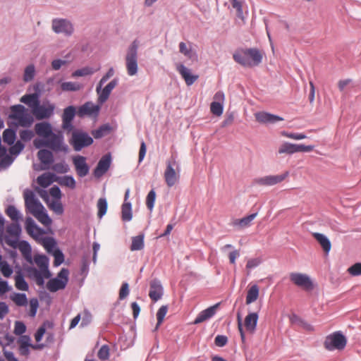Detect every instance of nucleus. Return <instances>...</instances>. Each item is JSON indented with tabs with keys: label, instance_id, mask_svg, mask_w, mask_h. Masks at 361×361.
I'll return each mask as SVG.
<instances>
[{
	"label": "nucleus",
	"instance_id": "f257e3e1",
	"mask_svg": "<svg viewBox=\"0 0 361 361\" xmlns=\"http://www.w3.org/2000/svg\"><path fill=\"white\" fill-rule=\"evenodd\" d=\"M25 206L27 212L33 215L40 223L48 226L51 219L45 211L43 204L36 197L35 192L29 189L24 191Z\"/></svg>",
	"mask_w": 361,
	"mask_h": 361
},
{
	"label": "nucleus",
	"instance_id": "f03ea898",
	"mask_svg": "<svg viewBox=\"0 0 361 361\" xmlns=\"http://www.w3.org/2000/svg\"><path fill=\"white\" fill-rule=\"evenodd\" d=\"M234 61L244 67L257 66L262 63V54L256 48L237 50L233 54Z\"/></svg>",
	"mask_w": 361,
	"mask_h": 361
},
{
	"label": "nucleus",
	"instance_id": "7ed1b4c3",
	"mask_svg": "<svg viewBox=\"0 0 361 361\" xmlns=\"http://www.w3.org/2000/svg\"><path fill=\"white\" fill-rule=\"evenodd\" d=\"M70 133H71V136L68 142L75 152H80L82 149L88 147L94 142L93 137L82 129L73 128Z\"/></svg>",
	"mask_w": 361,
	"mask_h": 361
},
{
	"label": "nucleus",
	"instance_id": "20e7f679",
	"mask_svg": "<svg viewBox=\"0 0 361 361\" xmlns=\"http://www.w3.org/2000/svg\"><path fill=\"white\" fill-rule=\"evenodd\" d=\"M139 48V41L135 39L127 49L126 56V66L127 73L130 76L135 75L137 73V51Z\"/></svg>",
	"mask_w": 361,
	"mask_h": 361
},
{
	"label": "nucleus",
	"instance_id": "39448f33",
	"mask_svg": "<svg viewBox=\"0 0 361 361\" xmlns=\"http://www.w3.org/2000/svg\"><path fill=\"white\" fill-rule=\"evenodd\" d=\"M346 344L347 339L341 331H336L327 336L324 343L325 348L330 351L343 350Z\"/></svg>",
	"mask_w": 361,
	"mask_h": 361
},
{
	"label": "nucleus",
	"instance_id": "423d86ee",
	"mask_svg": "<svg viewBox=\"0 0 361 361\" xmlns=\"http://www.w3.org/2000/svg\"><path fill=\"white\" fill-rule=\"evenodd\" d=\"M51 29L56 34H61L65 37L71 36L75 30L72 22L67 18H62L52 19Z\"/></svg>",
	"mask_w": 361,
	"mask_h": 361
},
{
	"label": "nucleus",
	"instance_id": "0eeeda50",
	"mask_svg": "<svg viewBox=\"0 0 361 361\" xmlns=\"http://www.w3.org/2000/svg\"><path fill=\"white\" fill-rule=\"evenodd\" d=\"M68 274L69 271L67 269H61L56 277L47 282V288L51 293L64 289L68 281Z\"/></svg>",
	"mask_w": 361,
	"mask_h": 361
},
{
	"label": "nucleus",
	"instance_id": "6e6552de",
	"mask_svg": "<svg viewBox=\"0 0 361 361\" xmlns=\"http://www.w3.org/2000/svg\"><path fill=\"white\" fill-rule=\"evenodd\" d=\"M289 277L292 283L305 290L309 291L314 288L310 277L306 274L292 272L290 274Z\"/></svg>",
	"mask_w": 361,
	"mask_h": 361
},
{
	"label": "nucleus",
	"instance_id": "1a4fd4ad",
	"mask_svg": "<svg viewBox=\"0 0 361 361\" xmlns=\"http://www.w3.org/2000/svg\"><path fill=\"white\" fill-rule=\"evenodd\" d=\"M77 114L76 109L74 106H68L63 109V112L61 116L62 118V129L69 134L71 130H73L74 126L73 124V119Z\"/></svg>",
	"mask_w": 361,
	"mask_h": 361
},
{
	"label": "nucleus",
	"instance_id": "9d476101",
	"mask_svg": "<svg viewBox=\"0 0 361 361\" xmlns=\"http://www.w3.org/2000/svg\"><path fill=\"white\" fill-rule=\"evenodd\" d=\"M288 171L279 175H269L257 178L253 180L254 184L263 186H273L281 183L288 176Z\"/></svg>",
	"mask_w": 361,
	"mask_h": 361
},
{
	"label": "nucleus",
	"instance_id": "9b49d317",
	"mask_svg": "<svg viewBox=\"0 0 361 361\" xmlns=\"http://www.w3.org/2000/svg\"><path fill=\"white\" fill-rule=\"evenodd\" d=\"M55 105L49 102H44L43 104H38L32 112L37 120L49 118L54 115Z\"/></svg>",
	"mask_w": 361,
	"mask_h": 361
},
{
	"label": "nucleus",
	"instance_id": "f8f14e48",
	"mask_svg": "<svg viewBox=\"0 0 361 361\" xmlns=\"http://www.w3.org/2000/svg\"><path fill=\"white\" fill-rule=\"evenodd\" d=\"M47 147L56 152L66 153L68 150V145L64 143L63 136L54 133L47 138Z\"/></svg>",
	"mask_w": 361,
	"mask_h": 361
},
{
	"label": "nucleus",
	"instance_id": "ddd939ff",
	"mask_svg": "<svg viewBox=\"0 0 361 361\" xmlns=\"http://www.w3.org/2000/svg\"><path fill=\"white\" fill-rule=\"evenodd\" d=\"M99 105L94 104L92 102H87L78 107L77 115L80 118H84L85 116L97 118L99 114Z\"/></svg>",
	"mask_w": 361,
	"mask_h": 361
},
{
	"label": "nucleus",
	"instance_id": "4468645a",
	"mask_svg": "<svg viewBox=\"0 0 361 361\" xmlns=\"http://www.w3.org/2000/svg\"><path fill=\"white\" fill-rule=\"evenodd\" d=\"M86 160V157L82 155H76L73 157V164L76 173L80 178L86 176L90 172V168Z\"/></svg>",
	"mask_w": 361,
	"mask_h": 361
},
{
	"label": "nucleus",
	"instance_id": "2eb2a0df",
	"mask_svg": "<svg viewBox=\"0 0 361 361\" xmlns=\"http://www.w3.org/2000/svg\"><path fill=\"white\" fill-rule=\"evenodd\" d=\"M111 164V156L110 154L104 155L98 161V164L93 171L95 178H99L104 176L109 169Z\"/></svg>",
	"mask_w": 361,
	"mask_h": 361
},
{
	"label": "nucleus",
	"instance_id": "dca6fc26",
	"mask_svg": "<svg viewBox=\"0 0 361 361\" xmlns=\"http://www.w3.org/2000/svg\"><path fill=\"white\" fill-rule=\"evenodd\" d=\"M176 164L175 159H172L167 161L166 169L164 172V178L166 185L169 187L173 186L178 180V175L176 173L173 166Z\"/></svg>",
	"mask_w": 361,
	"mask_h": 361
},
{
	"label": "nucleus",
	"instance_id": "f3484780",
	"mask_svg": "<svg viewBox=\"0 0 361 361\" xmlns=\"http://www.w3.org/2000/svg\"><path fill=\"white\" fill-rule=\"evenodd\" d=\"M118 83V79L114 78L109 82L104 88L98 90V85L96 87V92L98 94V102L100 104L104 103L109 97L111 91L116 87Z\"/></svg>",
	"mask_w": 361,
	"mask_h": 361
},
{
	"label": "nucleus",
	"instance_id": "a211bd4d",
	"mask_svg": "<svg viewBox=\"0 0 361 361\" xmlns=\"http://www.w3.org/2000/svg\"><path fill=\"white\" fill-rule=\"evenodd\" d=\"M176 68L181 77L184 79L188 86L192 85L199 78L197 75L192 74L191 73V70L187 68L183 63H176Z\"/></svg>",
	"mask_w": 361,
	"mask_h": 361
},
{
	"label": "nucleus",
	"instance_id": "6ab92c4d",
	"mask_svg": "<svg viewBox=\"0 0 361 361\" xmlns=\"http://www.w3.org/2000/svg\"><path fill=\"white\" fill-rule=\"evenodd\" d=\"M255 116L256 121L262 124H274L278 121H282L284 120L283 118L279 116L265 111L257 112L255 114Z\"/></svg>",
	"mask_w": 361,
	"mask_h": 361
},
{
	"label": "nucleus",
	"instance_id": "aec40b11",
	"mask_svg": "<svg viewBox=\"0 0 361 361\" xmlns=\"http://www.w3.org/2000/svg\"><path fill=\"white\" fill-rule=\"evenodd\" d=\"M164 294V288L161 281L154 279L150 282V289L149 293V298L154 302L160 300Z\"/></svg>",
	"mask_w": 361,
	"mask_h": 361
},
{
	"label": "nucleus",
	"instance_id": "412c9836",
	"mask_svg": "<svg viewBox=\"0 0 361 361\" xmlns=\"http://www.w3.org/2000/svg\"><path fill=\"white\" fill-rule=\"evenodd\" d=\"M25 229L27 233L34 238H37L44 233V229L39 227L30 216L25 219Z\"/></svg>",
	"mask_w": 361,
	"mask_h": 361
},
{
	"label": "nucleus",
	"instance_id": "4be33fe9",
	"mask_svg": "<svg viewBox=\"0 0 361 361\" xmlns=\"http://www.w3.org/2000/svg\"><path fill=\"white\" fill-rule=\"evenodd\" d=\"M219 305V303H216L214 305L201 311L194 320L193 323L195 324H200L213 317L216 312V309Z\"/></svg>",
	"mask_w": 361,
	"mask_h": 361
},
{
	"label": "nucleus",
	"instance_id": "5701e85b",
	"mask_svg": "<svg viewBox=\"0 0 361 361\" xmlns=\"http://www.w3.org/2000/svg\"><path fill=\"white\" fill-rule=\"evenodd\" d=\"M35 130L37 135L44 138H49L54 133L51 125L48 122L37 123Z\"/></svg>",
	"mask_w": 361,
	"mask_h": 361
},
{
	"label": "nucleus",
	"instance_id": "b1692460",
	"mask_svg": "<svg viewBox=\"0 0 361 361\" xmlns=\"http://www.w3.org/2000/svg\"><path fill=\"white\" fill-rule=\"evenodd\" d=\"M312 235L321 245L324 252L328 255L331 248V243L329 239L325 235L320 233H313Z\"/></svg>",
	"mask_w": 361,
	"mask_h": 361
},
{
	"label": "nucleus",
	"instance_id": "393cba45",
	"mask_svg": "<svg viewBox=\"0 0 361 361\" xmlns=\"http://www.w3.org/2000/svg\"><path fill=\"white\" fill-rule=\"evenodd\" d=\"M20 102L27 104L29 107L32 109V112L34 111V109L37 108L38 104H39V97L37 96V94H26L23 95L20 98Z\"/></svg>",
	"mask_w": 361,
	"mask_h": 361
},
{
	"label": "nucleus",
	"instance_id": "a878e982",
	"mask_svg": "<svg viewBox=\"0 0 361 361\" xmlns=\"http://www.w3.org/2000/svg\"><path fill=\"white\" fill-rule=\"evenodd\" d=\"M37 157L44 165H50L54 161L53 153L46 149H39L37 152Z\"/></svg>",
	"mask_w": 361,
	"mask_h": 361
},
{
	"label": "nucleus",
	"instance_id": "bb28decb",
	"mask_svg": "<svg viewBox=\"0 0 361 361\" xmlns=\"http://www.w3.org/2000/svg\"><path fill=\"white\" fill-rule=\"evenodd\" d=\"M258 314L256 312L249 313L245 318V326L247 331L250 332H254L257 321H258Z\"/></svg>",
	"mask_w": 361,
	"mask_h": 361
},
{
	"label": "nucleus",
	"instance_id": "cd10ccee",
	"mask_svg": "<svg viewBox=\"0 0 361 361\" xmlns=\"http://www.w3.org/2000/svg\"><path fill=\"white\" fill-rule=\"evenodd\" d=\"M35 262L43 273L49 276V273H51L49 269V258L46 255H38L35 257Z\"/></svg>",
	"mask_w": 361,
	"mask_h": 361
},
{
	"label": "nucleus",
	"instance_id": "c85d7f7f",
	"mask_svg": "<svg viewBox=\"0 0 361 361\" xmlns=\"http://www.w3.org/2000/svg\"><path fill=\"white\" fill-rule=\"evenodd\" d=\"M179 51L183 54L185 56H186L188 59H189L191 61H197V55L195 51H194L192 49V47H188V45L183 42H180L179 43Z\"/></svg>",
	"mask_w": 361,
	"mask_h": 361
},
{
	"label": "nucleus",
	"instance_id": "c756f323",
	"mask_svg": "<svg viewBox=\"0 0 361 361\" xmlns=\"http://www.w3.org/2000/svg\"><path fill=\"white\" fill-rule=\"evenodd\" d=\"M18 249L23 257L30 262H32V247L26 240H21L18 243Z\"/></svg>",
	"mask_w": 361,
	"mask_h": 361
},
{
	"label": "nucleus",
	"instance_id": "7c9ffc66",
	"mask_svg": "<svg viewBox=\"0 0 361 361\" xmlns=\"http://www.w3.org/2000/svg\"><path fill=\"white\" fill-rule=\"evenodd\" d=\"M10 299L19 307H24L27 305V298L25 293H13L10 295Z\"/></svg>",
	"mask_w": 361,
	"mask_h": 361
},
{
	"label": "nucleus",
	"instance_id": "2f4dec72",
	"mask_svg": "<svg viewBox=\"0 0 361 361\" xmlns=\"http://www.w3.org/2000/svg\"><path fill=\"white\" fill-rule=\"evenodd\" d=\"M132 218V204L130 202H124L121 207V219L123 221L128 222Z\"/></svg>",
	"mask_w": 361,
	"mask_h": 361
},
{
	"label": "nucleus",
	"instance_id": "473e14b6",
	"mask_svg": "<svg viewBox=\"0 0 361 361\" xmlns=\"http://www.w3.org/2000/svg\"><path fill=\"white\" fill-rule=\"evenodd\" d=\"M111 130V127L109 124L106 123L100 126L97 129L92 130L91 133L95 139H100L108 135Z\"/></svg>",
	"mask_w": 361,
	"mask_h": 361
},
{
	"label": "nucleus",
	"instance_id": "72a5a7b5",
	"mask_svg": "<svg viewBox=\"0 0 361 361\" xmlns=\"http://www.w3.org/2000/svg\"><path fill=\"white\" fill-rule=\"evenodd\" d=\"M259 287L257 285H252L247 290L246 296V304L249 305L256 301L259 296Z\"/></svg>",
	"mask_w": 361,
	"mask_h": 361
},
{
	"label": "nucleus",
	"instance_id": "f704fd0d",
	"mask_svg": "<svg viewBox=\"0 0 361 361\" xmlns=\"http://www.w3.org/2000/svg\"><path fill=\"white\" fill-rule=\"evenodd\" d=\"M54 177L55 175L53 173H43L37 177V180L40 186L47 188L53 183Z\"/></svg>",
	"mask_w": 361,
	"mask_h": 361
},
{
	"label": "nucleus",
	"instance_id": "c9c22d12",
	"mask_svg": "<svg viewBox=\"0 0 361 361\" xmlns=\"http://www.w3.org/2000/svg\"><path fill=\"white\" fill-rule=\"evenodd\" d=\"M11 113L9 115V118L17 121L27 109L22 104H16L11 106Z\"/></svg>",
	"mask_w": 361,
	"mask_h": 361
},
{
	"label": "nucleus",
	"instance_id": "e433bc0d",
	"mask_svg": "<svg viewBox=\"0 0 361 361\" xmlns=\"http://www.w3.org/2000/svg\"><path fill=\"white\" fill-rule=\"evenodd\" d=\"M16 288L19 290L27 291L29 289L28 283L24 279L21 272H18L15 276Z\"/></svg>",
	"mask_w": 361,
	"mask_h": 361
},
{
	"label": "nucleus",
	"instance_id": "4c0bfd02",
	"mask_svg": "<svg viewBox=\"0 0 361 361\" xmlns=\"http://www.w3.org/2000/svg\"><path fill=\"white\" fill-rule=\"evenodd\" d=\"M2 137L5 143H7L8 145H12L14 144L16 138V130L13 129L7 128L4 130Z\"/></svg>",
	"mask_w": 361,
	"mask_h": 361
},
{
	"label": "nucleus",
	"instance_id": "58836bf2",
	"mask_svg": "<svg viewBox=\"0 0 361 361\" xmlns=\"http://www.w3.org/2000/svg\"><path fill=\"white\" fill-rule=\"evenodd\" d=\"M144 247V235L140 234L133 237L130 250L132 251L141 250Z\"/></svg>",
	"mask_w": 361,
	"mask_h": 361
},
{
	"label": "nucleus",
	"instance_id": "ea45409f",
	"mask_svg": "<svg viewBox=\"0 0 361 361\" xmlns=\"http://www.w3.org/2000/svg\"><path fill=\"white\" fill-rule=\"evenodd\" d=\"M18 123L22 127H30L33 121V117L32 115L27 111V110L23 113L17 120Z\"/></svg>",
	"mask_w": 361,
	"mask_h": 361
},
{
	"label": "nucleus",
	"instance_id": "a19ab883",
	"mask_svg": "<svg viewBox=\"0 0 361 361\" xmlns=\"http://www.w3.org/2000/svg\"><path fill=\"white\" fill-rule=\"evenodd\" d=\"M6 214L9 216V218L14 221L18 222L21 218V214L16 209V207L13 205H9L6 210Z\"/></svg>",
	"mask_w": 361,
	"mask_h": 361
},
{
	"label": "nucleus",
	"instance_id": "79ce46f5",
	"mask_svg": "<svg viewBox=\"0 0 361 361\" xmlns=\"http://www.w3.org/2000/svg\"><path fill=\"white\" fill-rule=\"evenodd\" d=\"M97 207L98 209L97 216L101 219L106 214L107 211L108 204L106 199L104 197L99 198Z\"/></svg>",
	"mask_w": 361,
	"mask_h": 361
},
{
	"label": "nucleus",
	"instance_id": "37998d69",
	"mask_svg": "<svg viewBox=\"0 0 361 361\" xmlns=\"http://www.w3.org/2000/svg\"><path fill=\"white\" fill-rule=\"evenodd\" d=\"M278 153L293 154L295 153V144H292L288 142H283L279 148Z\"/></svg>",
	"mask_w": 361,
	"mask_h": 361
},
{
	"label": "nucleus",
	"instance_id": "c03bdc74",
	"mask_svg": "<svg viewBox=\"0 0 361 361\" xmlns=\"http://www.w3.org/2000/svg\"><path fill=\"white\" fill-rule=\"evenodd\" d=\"M94 72H95V71L94 70V68L89 67V66H85V67H83L82 68L75 71L72 73V76L73 78L87 76V75H92Z\"/></svg>",
	"mask_w": 361,
	"mask_h": 361
},
{
	"label": "nucleus",
	"instance_id": "a18cd8bd",
	"mask_svg": "<svg viewBox=\"0 0 361 361\" xmlns=\"http://www.w3.org/2000/svg\"><path fill=\"white\" fill-rule=\"evenodd\" d=\"M35 75V68L33 64L26 66L23 74V80L25 82H30L32 80Z\"/></svg>",
	"mask_w": 361,
	"mask_h": 361
},
{
	"label": "nucleus",
	"instance_id": "49530a36",
	"mask_svg": "<svg viewBox=\"0 0 361 361\" xmlns=\"http://www.w3.org/2000/svg\"><path fill=\"white\" fill-rule=\"evenodd\" d=\"M61 87L63 91H78L82 88V85L75 82H63Z\"/></svg>",
	"mask_w": 361,
	"mask_h": 361
},
{
	"label": "nucleus",
	"instance_id": "de8ad7c7",
	"mask_svg": "<svg viewBox=\"0 0 361 361\" xmlns=\"http://www.w3.org/2000/svg\"><path fill=\"white\" fill-rule=\"evenodd\" d=\"M90 253L86 254L82 256V262H81V267H80V274L86 276L89 272V267H90Z\"/></svg>",
	"mask_w": 361,
	"mask_h": 361
},
{
	"label": "nucleus",
	"instance_id": "09e8293b",
	"mask_svg": "<svg viewBox=\"0 0 361 361\" xmlns=\"http://www.w3.org/2000/svg\"><path fill=\"white\" fill-rule=\"evenodd\" d=\"M7 232L16 238H18L21 233L20 225L18 222L11 224L7 227Z\"/></svg>",
	"mask_w": 361,
	"mask_h": 361
},
{
	"label": "nucleus",
	"instance_id": "8fccbe9b",
	"mask_svg": "<svg viewBox=\"0 0 361 361\" xmlns=\"http://www.w3.org/2000/svg\"><path fill=\"white\" fill-rule=\"evenodd\" d=\"M33 90L34 93L37 94V96L40 97L42 94L50 91L51 87H47V85L42 82H37L33 86Z\"/></svg>",
	"mask_w": 361,
	"mask_h": 361
},
{
	"label": "nucleus",
	"instance_id": "3c124183",
	"mask_svg": "<svg viewBox=\"0 0 361 361\" xmlns=\"http://www.w3.org/2000/svg\"><path fill=\"white\" fill-rule=\"evenodd\" d=\"M211 112L217 116H221L224 111V105L219 102H212L210 105Z\"/></svg>",
	"mask_w": 361,
	"mask_h": 361
},
{
	"label": "nucleus",
	"instance_id": "603ef678",
	"mask_svg": "<svg viewBox=\"0 0 361 361\" xmlns=\"http://www.w3.org/2000/svg\"><path fill=\"white\" fill-rule=\"evenodd\" d=\"M52 169L58 173H66L70 169L68 165L64 161H62L54 164L52 166Z\"/></svg>",
	"mask_w": 361,
	"mask_h": 361
},
{
	"label": "nucleus",
	"instance_id": "864d4df0",
	"mask_svg": "<svg viewBox=\"0 0 361 361\" xmlns=\"http://www.w3.org/2000/svg\"><path fill=\"white\" fill-rule=\"evenodd\" d=\"M168 307L166 305H162L157 312V324L155 329H157L163 322L164 319L167 313Z\"/></svg>",
	"mask_w": 361,
	"mask_h": 361
},
{
	"label": "nucleus",
	"instance_id": "5fc2aeb1",
	"mask_svg": "<svg viewBox=\"0 0 361 361\" xmlns=\"http://www.w3.org/2000/svg\"><path fill=\"white\" fill-rule=\"evenodd\" d=\"M49 208L59 215L62 214L64 212L63 204L60 200H53L49 204Z\"/></svg>",
	"mask_w": 361,
	"mask_h": 361
},
{
	"label": "nucleus",
	"instance_id": "6e6d98bb",
	"mask_svg": "<svg viewBox=\"0 0 361 361\" xmlns=\"http://www.w3.org/2000/svg\"><path fill=\"white\" fill-rule=\"evenodd\" d=\"M25 148V145L20 141L18 140L11 147L9 151L12 155L18 156Z\"/></svg>",
	"mask_w": 361,
	"mask_h": 361
},
{
	"label": "nucleus",
	"instance_id": "4d7b16f0",
	"mask_svg": "<svg viewBox=\"0 0 361 361\" xmlns=\"http://www.w3.org/2000/svg\"><path fill=\"white\" fill-rule=\"evenodd\" d=\"M155 199H156V192L152 189L149 192V193L147 194V198H146V205L150 211H152L154 208Z\"/></svg>",
	"mask_w": 361,
	"mask_h": 361
},
{
	"label": "nucleus",
	"instance_id": "13d9d810",
	"mask_svg": "<svg viewBox=\"0 0 361 361\" xmlns=\"http://www.w3.org/2000/svg\"><path fill=\"white\" fill-rule=\"evenodd\" d=\"M61 185L69 187L72 189L75 188V180L71 176H66L59 181Z\"/></svg>",
	"mask_w": 361,
	"mask_h": 361
},
{
	"label": "nucleus",
	"instance_id": "bf43d9fd",
	"mask_svg": "<svg viewBox=\"0 0 361 361\" xmlns=\"http://www.w3.org/2000/svg\"><path fill=\"white\" fill-rule=\"evenodd\" d=\"M39 307V301L37 298H33L30 300V312L29 315L31 317H35L36 316L37 309Z\"/></svg>",
	"mask_w": 361,
	"mask_h": 361
},
{
	"label": "nucleus",
	"instance_id": "052dcab7",
	"mask_svg": "<svg viewBox=\"0 0 361 361\" xmlns=\"http://www.w3.org/2000/svg\"><path fill=\"white\" fill-rule=\"evenodd\" d=\"M19 135L21 140L23 142L30 141L35 136L34 132L28 129L20 130Z\"/></svg>",
	"mask_w": 361,
	"mask_h": 361
},
{
	"label": "nucleus",
	"instance_id": "680f3d73",
	"mask_svg": "<svg viewBox=\"0 0 361 361\" xmlns=\"http://www.w3.org/2000/svg\"><path fill=\"white\" fill-rule=\"evenodd\" d=\"M26 331L25 324L20 321H16L14 325V334L17 336L23 335Z\"/></svg>",
	"mask_w": 361,
	"mask_h": 361
},
{
	"label": "nucleus",
	"instance_id": "e2e57ef3",
	"mask_svg": "<svg viewBox=\"0 0 361 361\" xmlns=\"http://www.w3.org/2000/svg\"><path fill=\"white\" fill-rule=\"evenodd\" d=\"M231 3L233 8L236 9L238 18L243 19L242 2L239 0H231Z\"/></svg>",
	"mask_w": 361,
	"mask_h": 361
},
{
	"label": "nucleus",
	"instance_id": "0e129e2a",
	"mask_svg": "<svg viewBox=\"0 0 361 361\" xmlns=\"http://www.w3.org/2000/svg\"><path fill=\"white\" fill-rule=\"evenodd\" d=\"M98 357L102 360H106L109 357V348L106 345H102L98 351Z\"/></svg>",
	"mask_w": 361,
	"mask_h": 361
},
{
	"label": "nucleus",
	"instance_id": "69168bd1",
	"mask_svg": "<svg viewBox=\"0 0 361 361\" xmlns=\"http://www.w3.org/2000/svg\"><path fill=\"white\" fill-rule=\"evenodd\" d=\"M257 213L251 214L239 220L238 224L241 227H245L250 225V222L257 216Z\"/></svg>",
	"mask_w": 361,
	"mask_h": 361
},
{
	"label": "nucleus",
	"instance_id": "338daca9",
	"mask_svg": "<svg viewBox=\"0 0 361 361\" xmlns=\"http://www.w3.org/2000/svg\"><path fill=\"white\" fill-rule=\"evenodd\" d=\"M114 75V69L111 67L108 71L102 76L98 83V90L102 88V85L113 75Z\"/></svg>",
	"mask_w": 361,
	"mask_h": 361
},
{
	"label": "nucleus",
	"instance_id": "774afa93",
	"mask_svg": "<svg viewBox=\"0 0 361 361\" xmlns=\"http://www.w3.org/2000/svg\"><path fill=\"white\" fill-rule=\"evenodd\" d=\"M348 273L352 276L361 275V263H355L348 269Z\"/></svg>",
	"mask_w": 361,
	"mask_h": 361
}]
</instances>
